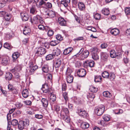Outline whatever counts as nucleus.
Listing matches in <instances>:
<instances>
[{"label":"nucleus","instance_id":"nucleus-16","mask_svg":"<svg viewBox=\"0 0 130 130\" xmlns=\"http://www.w3.org/2000/svg\"><path fill=\"white\" fill-rule=\"evenodd\" d=\"M89 124L88 123L82 122L80 123V127L83 129H85L88 128L89 127Z\"/></svg>","mask_w":130,"mask_h":130},{"label":"nucleus","instance_id":"nucleus-4","mask_svg":"<svg viewBox=\"0 0 130 130\" xmlns=\"http://www.w3.org/2000/svg\"><path fill=\"white\" fill-rule=\"evenodd\" d=\"M35 54H38L40 56V55L45 54L46 52L45 49L41 47H36L35 49Z\"/></svg>","mask_w":130,"mask_h":130},{"label":"nucleus","instance_id":"nucleus-48","mask_svg":"<svg viewBox=\"0 0 130 130\" xmlns=\"http://www.w3.org/2000/svg\"><path fill=\"white\" fill-rule=\"evenodd\" d=\"M115 75L114 73H111L110 74H109V78L110 79V80H113L115 78Z\"/></svg>","mask_w":130,"mask_h":130},{"label":"nucleus","instance_id":"nucleus-33","mask_svg":"<svg viewBox=\"0 0 130 130\" xmlns=\"http://www.w3.org/2000/svg\"><path fill=\"white\" fill-rule=\"evenodd\" d=\"M38 68V66L37 65H35L32 67L30 69L29 73L30 74H32L34 73L35 70Z\"/></svg>","mask_w":130,"mask_h":130},{"label":"nucleus","instance_id":"nucleus-17","mask_svg":"<svg viewBox=\"0 0 130 130\" xmlns=\"http://www.w3.org/2000/svg\"><path fill=\"white\" fill-rule=\"evenodd\" d=\"M62 63L61 60L60 59H57L54 63V65L55 68L59 67L60 66Z\"/></svg>","mask_w":130,"mask_h":130},{"label":"nucleus","instance_id":"nucleus-29","mask_svg":"<svg viewBox=\"0 0 130 130\" xmlns=\"http://www.w3.org/2000/svg\"><path fill=\"white\" fill-rule=\"evenodd\" d=\"M23 96L25 98H27L28 96V91L27 89H24L22 93Z\"/></svg>","mask_w":130,"mask_h":130},{"label":"nucleus","instance_id":"nucleus-50","mask_svg":"<svg viewBox=\"0 0 130 130\" xmlns=\"http://www.w3.org/2000/svg\"><path fill=\"white\" fill-rule=\"evenodd\" d=\"M125 12L126 15L130 14V7H127L125 9Z\"/></svg>","mask_w":130,"mask_h":130},{"label":"nucleus","instance_id":"nucleus-28","mask_svg":"<svg viewBox=\"0 0 130 130\" xmlns=\"http://www.w3.org/2000/svg\"><path fill=\"white\" fill-rule=\"evenodd\" d=\"M61 50L57 48L55 50H53V53L54 55V56H57L59 55L61 53Z\"/></svg>","mask_w":130,"mask_h":130},{"label":"nucleus","instance_id":"nucleus-42","mask_svg":"<svg viewBox=\"0 0 130 130\" xmlns=\"http://www.w3.org/2000/svg\"><path fill=\"white\" fill-rule=\"evenodd\" d=\"M92 54V58L94 60H96L99 59V57L98 53Z\"/></svg>","mask_w":130,"mask_h":130},{"label":"nucleus","instance_id":"nucleus-22","mask_svg":"<svg viewBox=\"0 0 130 130\" xmlns=\"http://www.w3.org/2000/svg\"><path fill=\"white\" fill-rule=\"evenodd\" d=\"M66 80L68 83H71L73 82V76L71 75H66Z\"/></svg>","mask_w":130,"mask_h":130},{"label":"nucleus","instance_id":"nucleus-35","mask_svg":"<svg viewBox=\"0 0 130 130\" xmlns=\"http://www.w3.org/2000/svg\"><path fill=\"white\" fill-rule=\"evenodd\" d=\"M102 76L104 78H109V73L107 71H104L102 73Z\"/></svg>","mask_w":130,"mask_h":130},{"label":"nucleus","instance_id":"nucleus-64","mask_svg":"<svg viewBox=\"0 0 130 130\" xmlns=\"http://www.w3.org/2000/svg\"><path fill=\"white\" fill-rule=\"evenodd\" d=\"M6 14V12L4 11H0V16L1 17H4Z\"/></svg>","mask_w":130,"mask_h":130},{"label":"nucleus","instance_id":"nucleus-26","mask_svg":"<svg viewBox=\"0 0 130 130\" xmlns=\"http://www.w3.org/2000/svg\"><path fill=\"white\" fill-rule=\"evenodd\" d=\"M12 77V74L10 72H7L5 75V78L6 80H11Z\"/></svg>","mask_w":130,"mask_h":130},{"label":"nucleus","instance_id":"nucleus-54","mask_svg":"<svg viewBox=\"0 0 130 130\" xmlns=\"http://www.w3.org/2000/svg\"><path fill=\"white\" fill-rule=\"evenodd\" d=\"M72 71L69 68H67L66 72V75H71V74L72 72Z\"/></svg>","mask_w":130,"mask_h":130},{"label":"nucleus","instance_id":"nucleus-44","mask_svg":"<svg viewBox=\"0 0 130 130\" xmlns=\"http://www.w3.org/2000/svg\"><path fill=\"white\" fill-rule=\"evenodd\" d=\"M54 55L53 53L47 55L46 57V59L47 60H49L52 59L54 57Z\"/></svg>","mask_w":130,"mask_h":130},{"label":"nucleus","instance_id":"nucleus-57","mask_svg":"<svg viewBox=\"0 0 130 130\" xmlns=\"http://www.w3.org/2000/svg\"><path fill=\"white\" fill-rule=\"evenodd\" d=\"M11 17L10 14H6L4 17L6 21H9L11 18Z\"/></svg>","mask_w":130,"mask_h":130},{"label":"nucleus","instance_id":"nucleus-39","mask_svg":"<svg viewBox=\"0 0 130 130\" xmlns=\"http://www.w3.org/2000/svg\"><path fill=\"white\" fill-rule=\"evenodd\" d=\"M11 125L13 126H16L18 125V122L17 120L16 119H13L10 121Z\"/></svg>","mask_w":130,"mask_h":130},{"label":"nucleus","instance_id":"nucleus-32","mask_svg":"<svg viewBox=\"0 0 130 130\" xmlns=\"http://www.w3.org/2000/svg\"><path fill=\"white\" fill-rule=\"evenodd\" d=\"M49 67L47 64H45L42 67V70L43 72L45 73H47L48 71Z\"/></svg>","mask_w":130,"mask_h":130},{"label":"nucleus","instance_id":"nucleus-9","mask_svg":"<svg viewBox=\"0 0 130 130\" xmlns=\"http://www.w3.org/2000/svg\"><path fill=\"white\" fill-rule=\"evenodd\" d=\"M39 18H40L39 15H37L34 17L32 20L31 18L30 19V21L32 24H37L39 22Z\"/></svg>","mask_w":130,"mask_h":130},{"label":"nucleus","instance_id":"nucleus-56","mask_svg":"<svg viewBox=\"0 0 130 130\" xmlns=\"http://www.w3.org/2000/svg\"><path fill=\"white\" fill-rule=\"evenodd\" d=\"M11 119V116L10 114L8 113L7 115V119L8 121V124H10V120Z\"/></svg>","mask_w":130,"mask_h":130},{"label":"nucleus","instance_id":"nucleus-1","mask_svg":"<svg viewBox=\"0 0 130 130\" xmlns=\"http://www.w3.org/2000/svg\"><path fill=\"white\" fill-rule=\"evenodd\" d=\"M84 48H82L79 52L74 56L79 57V59L80 60H83L87 58L89 54V52L86 50L84 51Z\"/></svg>","mask_w":130,"mask_h":130},{"label":"nucleus","instance_id":"nucleus-11","mask_svg":"<svg viewBox=\"0 0 130 130\" xmlns=\"http://www.w3.org/2000/svg\"><path fill=\"white\" fill-rule=\"evenodd\" d=\"M23 32L25 35H29L31 32V30L29 27L28 26H25L24 28Z\"/></svg>","mask_w":130,"mask_h":130},{"label":"nucleus","instance_id":"nucleus-61","mask_svg":"<svg viewBox=\"0 0 130 130\" xmlns=\"http://www.w3.org/2000/svg\"><path fill=\"white\" fill-rule=\"evenodd\" d=\"M14 75L15 78H16L18 81H20V78L19 74L17 72H15Z\"/></svg>","mask_w":130,"mask_h":130},{"label":"nucleus","instance_id":"nucleus-24","mask_svg":"<svg viewBox=\"0 0 130 130\" xmlns=\"http://www.w3.org/2000/svg\"><path fill=\"white\" fill-rule=\"evenodd\" d=\"M110 32L112 35L116 36L119 34V31L118 29L114 28L111 30Z\"/></svg>","mask_w":130,"mask_h":130},{"label":"nucleus","instance_id":"nucleus-51","mask_svg":"<svg viewBox=\"0 0 130 130\" xmlns=\"http://www.w3.org/2000/svg\"><path fill=\"white\" fill-rule=\"evenodd\" d=\"M56 38L59 41H61L63 40V37L60 34L57 35L56 36Z\"/></svg>","mask_w":130,"mask_h":130},{"label":"nucleus","instance_id":"nucleus-31","mask_svg":"<svg viewBox=\"0 0 130 130\" xmlns=\"http://www.w3.org/2000/svg\"><path fill=\"white\" fill-rule=\"evenodd\" d=\"M95 97L94 94L92 93H88L87 94V97L88 99L91 100H93Z\"/></svg>","mask_w":130,"mask_h":130},{"label":"nucleus","instance_id":"nucleus-55","mask_svg":"<svg viewBox=\"0 0 130 130\" xmlns=\"http://www.w3.org/2000/svg\"><path fill=\"white\" fill-rule=\"evenodd\" d=\"M101 17V15L100 14L98 13L95 14L94 16V18L96 20H99L100 18Z\"/></svg>","mask_w":130,"mask_h":130},{"label":"nucleus","instance_id":"nucleus-15","mask_svg":"<svg viewBox=\"0 0 130 130\" xmlns=\"http://www.w3.org/2000/svg\"><path fill=\"white\" fill-rule=\"evenodd\" d=\"M8 89L13 94H17L18 93L17 90L11 85L9 84L8 85Z\"/></svg>","mask_w":130,"mask_h":130},{"label":"nucleus","instance_id":"nucleus-62","mask_svg":"<svg viewBox=\"0 0 130 130\" xmlns=\"http://www.w3.org/2000/svg\"><path fill=\"white\" fill-rule=\"evenodd\" d=\"M24 124V126H28L29 125V121L28 119L25 120V121H23Z\"/></svg>","mask_w":130,"mask_h":130},{"label":"nucleus","instance_id":"nucleus-21","mask_svg":"<svg viewBox=\"0 0 130 130\" xmlns=\"http://www.w3.org/2000/svg\"><path fill=\"white\" fill-rule=\"evenodd\" d=\"M42 105L45 107H47L48 105V101L46 99L42 98L41 100Z\"/></svg>","mask_w":130,"mask_h":130},{"label":"nucleus","instance_id":"nucleus-3","mask_svg":"<svg viewBox=\"0 0 130 130\" xmlns=\"http://www.w3.org/2000/svg\"><path fill=\"white\" fill-rule=\"evenodd\" d=\"M41 89L43 93L49 94L51 93L52 91L51 88H49L48 84L46 83L42 85Z\"/></svg>","mask_w":130,"mask_h":130},{"label":"nucleus","instance_id":"nucleus-6","mask_svg":"<svg viewBox=\"0 0 130 130\" xmlns=\"http://www.w3.org/2000/svg\"><path fill=\"white\" fill-rule=\"evenodd\" d=\"M77 74V75L79 77H84L86 74V71L84 69H80L78 70Z\"/></svg>","mask_w":130,"mask_h":130},{"label":"nucleus","instance_id":"nucleus-49","mask_svg":"<svg viewBox=\"0 0 130 130\" xmlns=\"http://www.w3.org/2000/svg\"><path fill=\"white\" fill-rule=\"evenodd\" d=\"M90 89L91 92L95 93L98 90L97 88L93 86L91 87Z\"/></svg>","mask_w":130,"mask_h":130},{"label":"nucleus","instance_id":"nucleus-12","mask_svg":"<svg viewBox=\"0 0 130 130\" xmlns=\"http://www.w3.org/2000/svg\"><path fill=\"white\" fill-rule=\"evenodd\" d=\"M20 15L23 21H26L28 19L29 17L28 15L26 12H21Z\"/></svg>","mask_w":130,"mask_h":130},{"label":"nucleus","instance_id":"nucleus-36","mask_svg":"<svg viewBox=\"0 0 130 130\" xmlns=\"http://www.w3.org/2000/svg\"><path fill=\"white\" fill-rule=\"evenodd\" d=\"M53 92L51 91V93H50V94H51V95L50 97V101L53 102L55 101L56 99V97L55 95L53 94Z\"/></svg>","mask_w":130,"mask_h":130},{"label":"nucleus","instance_id":"nucleus-43","mask_svg":"<svg viewBox=\"0 0 130 130\" xmlns=\"http://www.w3.org/2000/svg\"><path fill=\"white\" fill-rule=\"evenodd\" d=\"M47 15L51 18H52L55 16V12L52 11H51L47 14Z\"/></svg>","mask_w":130,"mask_h":130},{"label":"nucleus","instance_id":"nucleus-13","mask_svg":"<svg viewBox=\"0 0 130 130\" xmlns=\"http://www.w3.org/2000/svg\"><path fill=\"white\" fill-rule=\"evenodd\" d=\"M73 49L71 47H69L66 48L64 51L63 54L65 55H70L72 52Z\"/></svg>","mask_w":130,"mask_h":130},{"label":"nucleus","instance_id":"nucleus-40","mask_svg":"<svg viewBox=\"0 0 130 130\" xmlns=\"http://www.w3.org/2000/svg\"><path fill=\"white\" fill-rule=\"evenodd\" d=\"M102 12V13L105 15H108L109 13V11L107 9H103Z\"/></svg>","mask_w":130,"mask_h":130},{"label":"nucleus","instance_id":"nucleus-27","mask_svg":"<svg viewBox=\"0 0 130 130\" xmlns=\"http://www.w3.org/2000/svg\"><path fill=\"white\" fill-rule=\"evenodd\" d=\"M85 62L87 64V66H89L91 68L93 67L94 66L95 62L93 60H87Z\"/></svg>","mask_w":130,"mask_h":130},{"label":"nucleus","instance_id":"nucleus-53","mask_svg":"<svg viewBox=\"0 0 130 130\" xmlns=\"http://www.w3.org/2000/svg\"><path fill=\"white\" fill-rule=\"evenodd\" d=\"M5 1V0H3L0 1V8H3L5 6V4L7 3Z\"/></svg>","mask_w":130,"mask_h":130},{"label":"nucleus","instance_id":"nucleus-41","mask_svg":"<svg viewBox=\"0 0 130 130\" xmlns=\"http://www.w3.org/2000/svg\"><path fill=\"white\" fill-rule=\"evenodd\" d=\"M116 52L114 50H111L110 52V56L112 58H115L116 57Z\"/></svg>","mask_w":130,"mask_h":130},{"label":"nucleus","instance_id":"nucleus-38","mask_svg":"<svg viewBox=\"0 0 130 130\" xmlns=\"http://www.w3.org/2000/svg\"><path fill=\"white\" fill-rule=\"evenodd\" d=\"M103 118L105 121H108L110 119V117L109 115H106L103 116Z\"/></svg>","mask_w":130,"mask_h":130},{"label":"nucleus","instance_id":"nucleus-45","mask_svg":"<svg viewBox=\"0 0 130 130\" xmlns=\"http://www.w3.org/2000/svg\"><path fill=\"white\" fill-rule=\"evenodd\" d=\"M90 51L91 54L97 53L98 52V48L96 47H94L90 49Z\"/></svg>","mask_w":130,"mask_h":130},{"label":"nucleus","instance_id":"nucleus-63","mask_svg":"<svg viewBox=\"0 0 130 130\" xmlns=\"http://www.w3.org/2000/svg\"><path fill=\"white\" fill-rule=\"evenodd\" d=\"M16 106L18 108H20L22 106V104L21 103L17 102L15 104Z\"/></svg>","mask_w":130,"mask_h":130},{"label":"nucleus","instance_id":"nucleus-25","mask_svg":"<svg viewBox=\"0 0 130 130\" xmlns=\"http://www.w3.org/2000/svg\"><path fill=\"white\" fill-rule=\"evenodd\" d=\"M24 122L23 121H19L18 124V129L20 130L23 129L24 127Z\"/></svg>","mask_w":130,"mask_h":130},{"label":"nucleus","instance_id":"nucleus-34","mask_svg":"<svg viewBox=\"0 0 130 130\" xmlns=\"http://www.w3.org/2000/svg\"><path fill=\"white\" fill-rule=\"evenodd\" d=\"M61 113L64 115H69V111L68 109L67 108H63L60 113Z\"/></svg>","mask_w":130,"mask_h":130},{"label":"nucleus","instance_id":"nucleus-46","mask_svg":"<svg viewBox=\"0 0 130 130\" xmlns=\"http://www.w3.org/2000/svg\"><path fill=\"white\" fill-rule=\"evenodd\" d=\"M59 43V42L57 40L51 41L50 44L51 46H54L57 45Z\"/></svg>","mask_w":130,"mask_h":130},{"label":"nucleus","instance_id":"nucleus-8","mask_svg":"<svg viewBox=\"0 0 130 130\" xmlns=\"http://www.w3.org/2000/svg\"><path fill=\"white\" fill-rule=\"evenodd\" d=\"M58 22L61 26H65L66 25L67 21L62 17H60L58 18Z\"/></svg>","mask_w":130,"mask_h":130},{"label":"nucleus","instance_id":"nucleus-58","mask_svg":"<svg viewBox=\"0 0 130 130\" xmlns=\"http://www.w3.org/2000/svg\"><path fill=\"white\" fill-rule=\"evenodd\" d=\"M47 35L49 37L52 36L54 34V31L52 30H49L47 32Z\"/></svg>","mask_w":130,"mask_h":130},{"label":"nucleus","instance_id":"nucleus-59","mask_svg":"<svg viewBox=\"0 0 130 130\" xmlns=\"http://www.w3.org/2000/svg\"><path fill=\"white\" fill-rule=\"evenodd\" d=\"M34 116L36 118L39 119H41L43 117V116L42 115L39 114H35Z\"/></svg>","mask_w":130,"mask_h":130},{"label":"nucleus","instance_id":"nucleus-60","mask_svg":"<svg viewBox=\"0 0 130 130\" xmlns=\"http://www.w3.org/2000/svg\"><path fill=\"white\" fill-rule=\"evenodd\" d=\"M46 76L48 78V79L50 80L51 81L52 79V75L51 74L49 73H48L46 74Z\"/></svg>","mask_w":130,"mask_h":130},{"label":"nucleus","instance_id":"nucleus-23","mask_svg":"<svg viewBox=\"0 0 130 130\" xmlns=\"http://www.w3.org/2000/svg\"><path fill=\"white\" fill-rule=\"evenodd\" d=\"M3 47L9 50H11L13 47L10 43L7 42H6L4 44Z\"/></svg>","mask_w":130,"mask_h":130},{"label":"nucleus","instance_id":"nucleus-5","mask_svg":"<svg viewBox=\"0 0 130 130\" xmlns=\"http://www.w3.org/2000/svg\"><path fill=\"white\" fill-rule=\"evenodd\" d=\"M77 112L81 117L85 118L87 116V114L86 111L83 109H78Z\"/></svg>","mask_w":130,"mask_h":130},{"label":"nucleus","instance_id":"nucleus-19","mask_svg":"<svg viewBox=\"0 0 130 130\" xmlns=\"http://www.w3.org/2000/svg\"><path fill=\"white\" fill-rule=\"evenodd\" d=\"M37 7L35 5H34L32 6L31 8H30V13L34 14L37 13Z\"/></svg>","mask_w":130,"mask_h":130},{"label":"nucleus","instance_id":"nucleus-47","mask_svg":"<svg viewBox=\"0 0 130 130\" xmlns=\"http://www.w3.org/2000/svg\"><path fill=\"white\" fill-rule=\"evenodd\" d=\"M62 95L66 103H67V102L68 100L67 93L66 92H63L62 93Z\"/></svg>","mask_w":130,"mask_h":130},{"label":"nucleus","instance_id":"nucleus-52","mask_svg":"<svg viewBox=\"0 0 130 130\" xmlns=\"http://www.w3.org/2000/svg\"><path fill=\"white\" fill-rule=\"evenodd\" d=\"M16 71H19L21 70L22 66L21 65L18 64L15 67Z\"/></svg>","mask_w":130,"mask_h":130},{"label":"nucleus","instance_id":"nucleus-20","mask_svg":"<svg viewBox=\"0 0 130 130\" xmlns=\"http://www.w3.org/2000/svg\"><path fill=\"white\" fill-rule=\"evenodd\" d=\"M78 8L80 11H83L85 9V6L83 2H79L78 3Z\"/></svg>","mask_w":130,"mask_h":130},{"label":"nucleus","instance_id":"nucleus-30","mask_svg":"<svg viewBox=\"0 0 130 130\" xmlns=\"http://www.w3.org/2000/svg\"><path fill=\"white\" fill-rule=\"evenodd\" d=\"M102 78L100 75L94 76V81L96 83L100 82L102 81Z\"/></svg>","mask_w":130,"mask_h":130},{"label":"nucleus","instance_id":"nucleus-18","mask_svg":"<svg viewBox=\"0 0 130 130\" xmlns=\"http://www.w3.org/2000/svg\"><path fill=\"white\" fill-rule=\"evenodd\" d=\"M20 53L17 52H14L12 54V56L13 62L15 61L20 56Z\"/></svg>","mask_w":130,"mask_h":130},{"label":"nucleus","instance_id":"nucleus-37","mask_svg":"<svg viewBox=\"0 0 130 130\" xmlns=\"http://www.w3.org/2000/svg\"><path fill=\"white\" fill-rule=\"evenodd\" d=\"M103 96L105 97L109 98L111 95L110 92L108 91H106L103 93Z\"/></svg>","mask_w":130,"mask_h":130},{"label":"nucleus","instance_id":"nucleus-10","mask_svg":"<svg viewBox=\"0 0 130 130\" xmlns=\"http://www.w3.org/2000/svg\"><path fill=\"white\" fill-rule=\"evenodd\" d=\"M101 59L103 61H107L108 58L109 57L108 54L105 52H102L101 54Z\"/></svg>","mask_w":130,"mask_h":130},{"label":"nucleus","instance_id":"nucleus-2","mask_svg":"<svg viewBox=\"0 0 130 130\" xmlns=\"http://www.w3.org/2000/svg\"><path fill=\"white\" fill-rule=\"evenodd\" d=\"M105 108V107L104 105H101L95 108L94 112L98 116H101L103 113Z\"/></svg>","mask_w":130,"mask_h":130},{"label":"nucleus","instance_id":"nucleus-7","mask_svg":"<svg viewBox=\"0 0 130 130\" xmlns=\"http://www.w3.org/2000/svg\"><path fill=\"white\" fill-rule=\"evenodd\" d=\"M10 62L9 58L8 56H4L2 58V64L4 66L7 65Z\"/></svg>","mask_w":130,"mask_h":130},{"label":"nucleus","instance_id":"nucleus-14","mask_svg":"<svg viewBox=\"0 0 130 130\" xmlns=\"http://www.w3.org/2000/svg\"><path fill=\"white\" fill-rule=\"evenodd\" d=\"M61 118L64 120L66 122L69 123L70 121V118L69 115H64L62 113H60Z\"/></svg>","mask_w":130,"mask_h":130}]
</instances>
